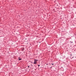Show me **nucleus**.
I'll list each match as a JSON object with an SVG mask.
<instances>
[{
	"label": "nucleus",
	"instance_id": "nucleus-1",
	"mask_svg": "<svg viewBox=\"0 0 76 76\" xmlns=\"http://www.w3.org/2000/svg\"><path fill=\"white\" fill-rule=\"evenodd\" d=\"M37 61H38V60L35 59H34V62L33 63V64H36Z\"/></svg>",
	"mask_w": 76,
	"mask_h": 76
},
{
	"label": "nucleus",
	"instance_id": "nucleus-2",
	"mask_svg": "<svg viewBox=\"0 0 76 76\" xmlns=\"http://www.w3.org/2000/svg\"><path fill=\"white\" fill-rule=\"evenodd\" d=\"M22 60V59H21V58H19V60Z\"/></svg>",
	"mask_w": 76,
	"mask_h": 76
},
{
	"label": "nucleus",
	"instance_id": "nucleus-3",
	"mask_svg": "<svg viewBox=\"0 0 76 76\" xmlns=\"http://www.w3.org/2000/svg\"><path fill=\"white\" fill-rule=\"evenodd\" d=\"M24 50V48H23L22 49V51H23Z\"/></svg>",
	"mask_w": 76,
	"mask_h": 76
},
{
	"label": "nucleus",
	"instance_id": "nucleus-4",
	"mask_svg": "<svg viewBox=\"0 0 76 76\" xmlns=\"http://www.w3.org/2000/svg\"><path fill=\"white\" fill-rule=\"evenodd\" d=\"M40 66V65H38V67H39Z\"/></svg>",
	"mask_w": 76,
	"mask_h": 76
},
{
	"label": "nucleus",
	"instance_id": "nucleus-5",
	"mask_svg": "<svg viewBox=\"0 0 76 76\" xmlns=\"http://www.w3.org/2000/svg\"><path fill=\"white\" fill-rule=\"evenodd\" d=\"M52 64V65H54V64Z\"/></svg>",
	"mask_w": 76,
	"mask_h": 76
},
{
	"label": "nucleus",
	"instance_id": "nucleus-6",
	"mask_svg": "<svg viewBox=\"0 0 76 76\" xmlns=\"http://www.w3.org/2000/svg\"><path fill=\"white\" fill-rule=\"evenodd\" d=\"M28 67H29V66H28Z\"/></svg>",
	"mask_w": 76,
	"mask_h": 76
},
{
	"label": "nucleus",
	"instance_id": "nucleus-7",
	"mask_svg": "<svg viewBox=\"0 0 76 76\" xmlns=\"http://www.w3.org/2000/svg\"><path fill=\"white\" fill-rule=\"evenodd\" d=\"M48 65V64H47L46 65Z\"/></svg>",
	"mask_w": 76,
	"mask_h": 76
},
{
	"label": "nucleus",
	"instance_id": "nucleus-8",
	"mask_svg": "<svg viewBox=\"0 0 76 76\" xmlns=\"http://www.w3.org/2000/svg\"><path fill=\"white\" fill-rule=\"evenodd\" d=\"M57 6H58V5L57 4Z\"/></svg>",
	"mask_w": 76,
	"mask_h": 76
},
{
	"label": "nucleus",
	"instance_id": "nucleus-9",
	"mask_svg": "<svg viewBox=\"0 0 76 76\" xmlns=\"http://www.w3.org/2000/svg\"><path fill=\"white\" fill-rule=\"evenodd\" d=\"M72 58H73V57H72Z\"/></svg>",
	"mask_w": 76,
	"mask_h": 76
}]
</instances>
